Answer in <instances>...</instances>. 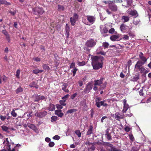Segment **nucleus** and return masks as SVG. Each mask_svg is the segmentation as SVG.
<instances>
[{
    "label": "nucleus",
    "instance_id": "nucleus-28",
    "mask_svg": "<svg viewBox=\"0 0 151 151\" xmlns=\"http://www.w3.org/2000/svg\"><path fill=\"white\" fill-rule=\"evenodd\" d=\"M140 20L139 18H136V17H135V18L134 19L133 23L135 25H137L139 24Z\"/></svg>",
    "mask_w": 151,
    "mask_h": 151
},
{
    "label": "nucleus",
    "instance_id": "nucleus-45",
    "mask_svg": "<svg viewBox=\"0 0 151 151\" xmlns=\"http://www.w3.org/2000/svg\"><path fill=\"white\" fill-rule=\"evenodd\" d=\"M106 84L105 83H102V84H101V85H100V87L99 88V89L100 90L103 89L104 88H105L106 87Z\"/></svg>",
    "mask_w": 151,
    "mask_h": 151
},
{
    "label": "nucleus",
    "instance_id": "nucleus-27",
    "mask_svg": "<svg viewBox=\"0 0 151 151\" xmlns=\"http://www.w3.org/2000/svg\"><path fill=\"white\" fill-rule=\"evenodd\" d=\"M95 145V144L94 143H93V144L91 145L88 148V150L89 151H94L96 148L94 146Z\"/></svg>",
    "mask_w": 151,
    "mask_h": 151
},
{
    "label": "nucleus",
    "instance_id": "nucleus-40",
    "mask_svg": "<svg viewBox=\"0 0 151 151\" xmlns=\"http://www.w3.org/2000/svg\"><path fill=\"white\" fill-rule=\"evenodd\" d=\"M86 64V62L84 61H83L81 62H78V65L79 66H83Z\"/></svg>",
    "mask_w": 151,
    "mask_h": 151
},
{
    "label": "nucleus",
    "instance_id": "nucleus-17",
    "mask_svg": "<svg viewBox=\"0 0 151 151\" xmlns=\"http://www.w3.org/2000/svg\"><path fill=\"white\" fill-rule=\"evenodd\" d=\"M88 130L87 132L86 133L87 135H90L92 134H93V127L92 125H90L88 127Z\"/></svg>",
    "mask_w": 151,
    "mask_h": 151
},
{
    "label": "nucleus",
    "instance_id": "nucleus-48",
    "mask_svg": "<svg viewBox=\"0 0 151 151\" xmlns=\"http://www.w3.org/2000/svg\"><path fill=\"white\" fill-rule=\"evenodd\" d=\"M20 70L19 69H18L17 70L16 76L18 78H19V75L20 74Z\"/></svg>",
    "mask_w": 151,
    "mask_h": 151
},
{
    "label": "nucleus",
    "instance_id": "nucleus-44",
    "mask_svg": "<svg viewBox=\"0 0 151 151\" xmlns=\"http://www.w3.org/2000/svg\"><path fill=\"white\" fill-rule=\"evenodd\" d=\"M58 117L57 116H52L51 118V122H55L58 119Z\"/></svg>",
    "mask_w": 151,
    "mask_h": 151
},
{
    "label": "nucleus",
    "instance_id": "nucleus-25",
    "mask_svg": "<svg viewBox=\"0 0 151 151\" xmlns=\"http://www.w3.org/2000/svg\"><path fill=\"white\" fill-rule=\"evenodd\" d=\"M55 105L52 104H50L48 107V110L51 111H53L55 110Z\"/></svg>",
    "mask_w": 151,
    "mask_h": 151
},
{
    "label": "nucleus",
    "instance_id": "nucleus-39",
    "mask_svg": "<svg viewBox=\"0 0 151 151\" xmlns=\"http://www.w3.org/2000/svg\"><path fill=\"white\" fill-rule=\"evenodd\" d=\"M102 45H103V46L104 48V49H105L106 48H108V47L109 46V44L107 42H104L103 43Z\"/></svg>",
    "mask_w": 151,
    "mask_h": 151
},
{
    "label": "nucleus",
    "instance_id": "nucleus-50",
    "mask_svg": "<svg viewBox=\"0 0 151 151\" xmlns=\"http://www.w3.org/2000/svg\"><path fill=\"white\" fill-rule=\"evenodd\" d=\"M11 114L14 117H15L17 116V114L15 112L14 109H13L12 111Z\"/></svg>",
    "mask_w": 151,
    "mask_h": 151
},
{
    "label": "nucleus",
    "instance_id": "nucleus-10",
    "mask_svg": "<svg viewBox=\"0 0 151 151\" xmlns=\"http://www.w3.org/2000/svg\"><path fill=\"white\" fill-rule=\"evenodd\" d=\"M119 35H112L110 37V39L113 41H119L121 40L122 38L119 39Z\"/></svg>",
    "mask_w": 151,
    "mask_h": 151
},
{
    "label": "nucleus",
    "instance_id": "nucleus-64",
    "mask_svg": "<svg viewBox=\"0 0 151 151\" xmlns=\"http://www.w3.org/2000/svg\"><path fill=\"white\" fill-rule=\"evenodd\" d=\"M2 33L4 34L6 36L9 35L8 32L6 30H3L2 32Z\"/></svg>",
    "mask_w": 151,
    "mask_h": 151
},
{
    "label": "nucleus",
    "instance_id": "nucleus-20",
    "mask_svg": "<svg viewBox=\"0 0 151 151\" xmlns=\"http://www.w3.org/2000/svg\"><path fill=\"white\" fill-rule=\"evenodd\" d=\"M115 118L116 120H119L123 118V116L121 115L120 113L116 112L115 114Z\"/></svg>",
    "mask_w": 151,
    "mask_h": 151
},
{
    "label": "nucleus",
    "instance_id": "nucleus-5",
    "mask_svg": "<svg viewBox=\"0 0 151 151\" xmlns=\"http://www.w3.org/2000/svg\"><path fill=\"white\" fill-rule=\"evenodd\" d=\"M108 6L109 9L112 11L113 12H116L118 10V7L114 3L115 1L113 0Z\"/></svg>",
    "mask_w": 151,
    "mask_h": 151
},
{
    "label": "nucleus",
    "instance_id": "nucleus-4",
    "mask_svg": "<svg viewBox=\"0 0 151 151\" xmlns=\"http://www.w3.org/2000/svg\"><path fill=\"white\" fill-rule=\"evenodd\" d=\"M3 144H4V149L1 151H11L10 148V144L9 141L8 140V138H6V140L4 141L3 143Z\"/></svg>",
    "mask_w": 151,
    "mask_h": 151
},
{
    "label": "nucleus",
    "instance_id": "nucleus-12",
    "mask_svg": "<svg viewBox=\"0 0 151 151\" xmlns=\"http://www.w3.org/2000/svg\"><path fill=\"white\" fill-rule=\"evenodd\" d=\"M139 57L141 60V61L144 63H145L147 62V59L144 56V54L142 52H140L139 54Z\"/></svg>",
    "mask_w": 151,
    "mask_h": 151
},
{
    "label": "nucleus",
    "instance_id": "nucleus-62",
    "mask_svg": "<svg viewBox=\"0 0 151 151\" xmlns=\"http://www.w3.org/2000/svg\"><path fill=\"white\" fill-rule=\"evenodd\" d=\"M135 81H137L139 79V77L138 75H135L133 78Z\"/></svg>",
    "mask_w": 151,
    "mask_h": 151
},
{
    "label": "nucleus",
    "instance_id": "nucleus-22",
    "mask_svg": "<svg viewBox=\"0 0 151 151\" xmlns=\"http://www.w3.org/2000/svg\"><path fill=\"white\" fill-rule=\"evenodd\" d=\"M55 114L57 115L58 116L62 117L63 116L64 114L61 112V110H56L55 111Z\"/></svg>",
    "mask_w": 151,
    "mask_h": 151
},
{
    "label": "nucleus",
    "instance_id": "nucleus-15",
    "mask_svg": "<svg viewBox=\"0 0 151 151\" xmlns=\"http://www.w3.org/2000/svg\"><path fill=\"white\" fill-rule=\"evenodd\" d=\"M87 19L89 22L93 24L95 20V18L93 16L90 15H88L86 16Z\"/></svg>",
    "mask_w": 151,
    "mask_h": 151
},
{
    "label": "nucleus",
    "instance_id": "nucleus-58",
    "mask_svg": "<svg viewBox=\"0 0 151 151\" xmlns=\"http://www.w3.org/2000/svg\"><path fill=\"white\" fill-rule=\"evenodd\" d=\"M115 30L114 28H111L109 31V33L113 34Z\"/></svg>",
    "mask_w": 151,
    "mask_h": 151
},
{
    "label": "nucleus",
    "instance_id": "nucleus-24",
    "mask_svg": "<svg viewBox=\"0 0 151 151\" xmlns=\"http://www.w3.org/2000/svg\"><path fill=\"white\" fill-rule=\"evenodd\" d=\"M132 28V27L129 28V29L128 30V34L129 36L133 37L134 36V35L133 32L131 31Z\"/></svg>",
    "mask_w": 151,
    "mask_h": 151
},
{
    "label": "nucleus",
    "instance_id": "nucleus-33",
    "mask_svg": "<svg viewBox=\"0 0 151 151\" xmlns=\"http://www.w3.org/2000/svg\"><path fill=\"white\" fill-rule=\"evenodd\" d=\"M104 146H107L111 147V149L112 148L113 145L109 142H104L102 145Z\"/></svg>",
    "mask_w": 151,
    "mask_h": 151
},
{
    "label": "nucleus",
    "instance_id": "nucleus-54",
    "mask_svg": "<svg viewBox=\"0 0 151 151\" xmlns=\"http://www.w3.org/2000/svg\"><path fill=\"white\" fill-rule=\"evenodd\" d=\"M59 102L62 105L65 106L66 105V104L65 103V101L61 100Z\"/></svg>",
    "mask_w": 151,
    "mask_h": 151
},
{
    "label": "nucleus",
    "instance_id": "nucleus-6",
    "mask_svg": "<svg viewBox=\"0 0 151 151\" xmlns=\"http://www.w3.org/2000/svg\"><path fill=\"white\" fill-rule=\"evenodd\" d=\"M78 15L77 14L74 13L73 14V17L70 18V21L72 26H74L75 25L76 22L78 20Z\"/></svg>",
    "mask_w": 151,
    "mask_h": 151
},
{
    "label": "nucleus",
    "instance_id": "nucleus-57",
    "mask_svg": "<svg viewBox=\"0 0 151 151\" xmlns=\"http://www.w3.org/2000/svg\"><path fill=\"white\" fill-rule=\"evenodd\" d=\"M112 1L109 0L108 1H103L102 2L104 3L105 4H108V6L109 5V4H110V3L112 2Z\"/></svg>",
    "mask_w": 151,
    "mask_h": 151
},
{
    "label": "nucleus",
    "instance_id": "nucleus-43",
    "mask_svg": "<svg viewBox=\"0 0 151 151\" xmlns=\"http://www.w3.org/2000/svg\"><path fill=\"white\" fill-rule=\"evenodd\" d=\"M58 10L60 11H63L65 9L64 7L63 6L60 5H58Z\"/></svg>",
    "mask_w": 151,
    "mask_h": 151
},
{
    "label": "nucleus",
    "instance_id": "nucleus-41",
    "mask_svg": "<svg viewBox=\"0 0 151 151\" xmlns=\"http://www.w3.org/2000/svg\"><path fill=\"white\" fill-rule=\"evenodd\" d=\"M42 67L44 69L47 70H50V68L49 66L46 64H44L42 65Z\"/></svg>",
    "mask_w": 151,
    "mask_h": 151
},
{
    "label": "nucleus",
    "instance_id": "nucleus-2",
    "mask_svg": "<svg viewBox=\"0 0 151 151\" xmlns=\"http://www.w3.org/2000/svg\"><path fill=\"white\" fill-rule=\"evenodd\" d=\"M33 14L37 15H42L45 12L42 8L36 7L32 9Z\"/></svg>",
    "mask_w": 151,
    "mask_h": 151
},
{
    "label": "nucleus",
    "instance_id": "nucleus-3",
    "mask_svg": "<svg viewBox=\"0 0 151 151\" xmlns=\"http://www.w3.org/2000/svg\"><path fill=\"white\" fill-rule=\"evenodd\" d=\"M85 44L88 47H93L96 45V41L92 39H90L87 41Z\"/></svg>",
    "mask_w": 151,
    "mask_h": 151
},
{
    "label": "nucleus",
    "instance_id": "nucleus-56",
    "mask_svg": "<svg viewBox=\"0 0 151 151\" xmlns=\"http://www.w3.org/2000/svg\"><path fill=\"white\" fill-rule=\"evenodd\" d=\"M75 63L74 62H73L70 64V68L71 69L72 68H75Z\"/></svg>",
    "mask_w": 151,
    "mask_h": 151
},
{
    "label": "nucleus",
    "instance_id": "nucleus-53",
    "mask_svg": "<svg viewBox=\"0 0 151 151\" xmlns=\"http://www.w3.org/2000/svg\"><path fill=\"white\" fill-rule=\"evenodd\" d=\"M108 32V30L107 28L106 27L104 28L103 30H102V33H107Z\"/></svg>",
    "mask_w": 151,
    "mask_h": 151
},
{
    "label": "nucleus",
    "instance_id": "nucleus-19",
    "mask_svg": "<svg viewBox=\"0 0 151 151\" xmlns=\"http://www.w3.org/2000/svg\"><path fill=\"white\" fill-rule=\"evenodd\" d=\"M103 78H101L99 80H97L94 81V85L95 86H100L102 84Z\"/></svg>",
    "mask_w": 151,
    "mask_h": 151
},
{
    "label": "nucleus",
    "instance_id": "nucleus-38",
    "mask_svg": "<svg viewBox=\"0 0 151 151\" xmlns=\"http://www.w3.org/2000/svg\"><path fill=\"white\" fill-rule=\"evenodd\" d=\"M140 149V147H137L134 146L131 149V151H138Z\"/></svg>",
    "mask_w": 151,
    "mask_h": 151
},
{
    "label": "nucleus",
    "instance_id": "nucleus-7",
    "mask_svg": "<svg viewBox=\"0 0 151 151\" xmlns=\"http://www.w3.org/2000/svg\"><path fill=\"white\" fill-rule=\"evenodd\" d=\"M34 101H39L40 100H43L45 99V97L43 96L40 95H38L37 94H35L32 96Z\"/></svg>",
    "mask_w": 151,
    "mask_h": 151
},
{
    "label": "nucleus",
    "instance_id": "nucleus-30",
    "mask_svg": "<svg viewBox=\"0 0 151 151\" xmlns=\"http://www.w3.org/2000/svg\"><path fill=\"white\" fill-rule=\"evenodd\" d=\"M23 91V88L21 86H19L16 90V93L18 94L19 93L22 92Z\"/></svg>",
    "mask_w": 151,
    "mask_h": 151
},
{
    "label": "nucleus",
    "instance_id": "nucleus-18",
    "mask_svg": "<svg viewBox=\"0 0 151 151\" xmlns=\"http://www.w3.org/2000/svg\"><path fill=\"white\" fill-rule=\"evenodd\" d=\"M128 14L132 16H136V17L138 16V14L136 10H131L128 12Z\"/></svg>",
    "mask_w": 151,
    "mask_h": 151
},
{
    "label": "nucleus",
    "instance_id": "nucleus-8",
    "mask_svg": "<svg viewBox=\"0 0 151 151\" xmlns=\"http://www.w3.org/2000/svg\"><path fill=\"white\" fill-rule=\"evenodd\" d=\"M105 100H103L100 101H96V103L95 105L99 108H100L101 106L107 107L108 105L107 104L105 103Z\"/></svg>",
    "mask_w": 151,
    "mask_h": 151
},
{
    "label": "nucleus",
    "instance_id": "nucleus-13",
    "mask_svg": "<svg viewBox=\"0 0 151 151\" xmlns=\"http://www.w3.org/2000/svg\"><path fill=\"white\" fill-rule=\"evenodd\" d=\"M27 126L29 128L33 130L36 132H38V130L37 128L34 124L28 123L27 124Z\"/></svg>",
    "mask_w": 151,
    "mask_h": 151
},
{
    "label": "nucleus",
    "instance_id": "nucleus-47",
    "mask_svg": "<svg viewBox=\"0 0 151 151\" xmlns=\"http://www.w3.org/2000/svg\"><path fill=\"white\" fill-rule=\"evenodd\" d=\"M69 96V95L68 94L66 95L65 96L62 98V99L63 100H62L65 101L66 102Z\"/></svg>",
    "mask_w": 151,
    "mask_h": 151
},
{
    "label": "nucleus",
    "instance_id": "nucleus-14",
    "mask_svg": "<svg viewBox=\"0 0 151 151\" xmlns=\"http://www.w3.org/2000/svg\"><path fill=\"white\" fill-rule=\"evenodd\" d=\"M65 31V34L66 36V38H68L69 36L70 27L67 24H66Z\"/></svg>",
    "mask_w": 151,
    "mask_h": 151
},
{
    "label": "nucleus",
    "instance_id": "nucleus-46",
    "mask_svg": "<svg viewBox=\"0 0 151 151\" xmlns=\"http://www.w3.org/2000/svg\"><path fill=\"white\" fill-rule=\"evenodd\" d=\"M78 70V69L76 68H74L72 70V72L73 74V76H75L76 73V71Z\"/></svg>",
    "mask_w": 151,
    "mask_h": 151
},
{
    "label": "nucleus",
    "instance_id": "nucleus-32",
    "mask_svg": "<svg viewBox=\"0 0 151 151\" xmlns=\"http://www.w3.org/2000/svg\"><path fill=\"white\" fill-rule=\"evenodd\" d=\"M109 151H123L122 150L119 149L114 147L113 145L111 149L109 150Z\"/></svg>",
    "mask_w": 151,
    "mask_h": 151
},
{
    "label": "nucleus",
    "instance_id": "nucleus-16",
    "mask_svg": "<svg viewBox=\"0 0 151 151\" xmlns=\"http://www.w3.org/2000/svg\"><path fill=\"white\" fill-rule=\"evenodd\" d=\"M145 64L141 61V60H138L135 65V68L139 69L142 67V65Z\"/></svg>",
    "mask_w": 151,
    "mask_h": 151
},
{
    "label": "nucleus",
    "instance_id": "nucleus-52",
    "mask_svg": "<svg viewBox=\"0 0 151 151\" xmlns=\"http://www.w3.org/2000/svg\"><path fill=\"white\" fill-rule=\"evenodd\" d=\"M6 118V116H3L2 115L0 116V118L1 120L2 121H4Z\"/></svg>",
    "mask_w": 151,
    "mask_h": 151
},
{
    "label": "nucleus",
    "instance_id": "nucleus-23",
    "mask_svg": "<svg viewBox=\"0 0 151 151\" xmlns=\"http://www.w3.org/2000/svg\"><path fill=\"white\" fill-rule=\"evenodd\" d=\"M121 20L123 22H128L129 20V18L128 16H123L122 17Z\"/></svg>",
    "mask_w": 151,
    "mask_h": 151
},
{
    "label": "nucleus",
    "instance_id": "nucleus-31",
    "mask_svg": "<svg viewBox=\"0 0 151 151\" xmlns=\"http://www.w3.org/2000/svg\"><path fill=\"white\" fill-rule=\"evenodd\" d=\"M43 72V70H40L39 69H35L32 71L33 73L35 74H37L39 73H41Z\"/></svg>",
    "mask_w": 151,
    "mask_h": 151
},
{
    "label": "nucleus",
    "instance_id": "nucleus-42",
    "mask_svg": "<svg viewBox=\"0 0 151 151\" xmlns=\"http://www.w3.org/2000/svg\"><path fill=\"white\" fill-rule=\"evenodd\" d=\"M75 133L77 135L78 137H80L81 136V133L80 130H77L75 131Z\"/></svg>",
    "mask_w": 151,
    "mask_h": 151
},
{
    "label": "nucleus",
    "instance_id": "nucleus-26",
    "mask_svg": "<svg viewBox=\"0 0 151 151\" xmlns=\"http://www.w3.org/2000/svg\"><path fill=\"white\" fill-rule=\"evenodd\" d=\"M29 86L31 87H35L36 88H38V86L35 82L34 81L30 83Z\"/></svg>",
    "mask_w": 151,
    "mask_h": 151
},
{
    "label": "nucleus",
    "instance_id": "nucleus-34",
    "mask_svg": "<svg viewBox=\"0 0 151 151\" xmlns=\"http://www.w3.org/2000/svg\"><path fill=\"white\" fill-rule=\"evenodd\" d=\"M106 135L107 136L106 138L108 140H110L112 139L111 134L108 131L107 132Z\"/></svg>",
    "mask_w": 151,
    "mask_h": 151
},
{
    "label": "nucleus",
    "instance_id": "nucleus-63",
    "mask_svg": "<svg viewBox=\"0 0 151 151\" xmlns=\"http://www.w3.org/2000/svg\"><path fill=\"white\" fill-rule=\"evenodd\" d=\"M53 138L54 139L58 140L60 139V137L58 135H55L53 137Z\"/></svg>",
    "mask_w": 151,
    "mask_h": 151
},
{
    "label": "nucleus",
    "instance_id": "nucleus-1",
    "mask_svg": "<svg viewBox=\"0 0 151 151\" xmlns=\"http://www.w3.org/2000/svg\"><path fill=\"white\" fill-rule=\"evenodd\" d=\"M92 63L93 69L98 70L102 66V61L104 57L102 56H94L91 58Z\"/></svg>",
    "mask_w": 151,
    "mask_h": 151
},
{
    "label": "nucleus",
    "instance_id": "nucleus-49",
    "mask_svg": "<svg viewBox=\"0 0 151 151\" xmlns=\"http://www.w3.org/2000/svg\"><path fill=\"white\" fill-rule=\"evenodd\" d=\"M122 39L124 40H128L129 39V36L127 35H124Z\"/></svg>",
    "mask_w": 151,
    "mask_h": 151
},
{
    "label": "nucleus",
    "instance_id": "nucleus-35",
    "mask_svg": "<svg viewBox=\"0 0 151 151\" xmlns=\"http://www.w3.org/2000/svg\"><path fill=\"white\" fill-rule=\"evenodd\" d=\"M2 129L4 131H5L6 132H8V130L9 129L8 127H7L6 126L3 125L1 127Z\"/></svg>",
    "mask_w": 151,
    "mask_h": 151
},
{
    "label": "nucleus",
    "instance_id": "nucleus-61",
    "mask_svg": "<svg viewBox=\"0 0 151 151\" xmlns=\"http://www.w3.org/2000/svg\"><path fill=\"white\" fill-rule=\"evenodd\" d=\"M55 143L53 142H50L49 144V146L50 147H53Z\"/></svg>",
    "mask_w": 151,
    "mask_h": 151
},
{
    "label": "nucleus",
    "instance_id": "nucleus-59",
    "mask_svg": "<svg viewBox=\"0 0 151 151\" xmlns=\"http://www.w3.org/2000/svg\"><path fill=\"white\" fill-rule=\"evenodd\" d=\"M57 108L58 109H61L63 108V106L61 105L57 104L56 105Z\"/></svg>",
    "mask_w": 151,
    "mask_h": 151
},
{
    "label": "nucleus",
    "instance_id": "nucleus-36",
    "mask_svg": "<svg viewBox=\"0 0 151 151\" xmlns=\"http://www.w3.org/2000/svg\"><path fill=\"white\" fill-rule=\"evenodd\" d=\"M77 111V110L75 109H70L69 110H68V111L67 112V113L68 114H71L75 112H76Z\"/></svg>",
    "mask_w": 151,
    "mask_h": 151
},
{
    "label": "nucleus",
    "instance_id": "nucleus-29",
    "mask_svg": "<svg viewBox=\"0 0 151 151\" xmlns=\"http://www.w3.org/2000/svg\"><path fill=\"white\" fill-rule=\"evenodd\" d=\"M0 4H5L6 5H9L11 4L10 3L7 2L5 0H0Z\"/></svg>",
    "mask_w": 151,
    "mask_h": 151
},
{
    "label": "nucleus",
    "instance_id": "nucleus-11",
    "mask_svg": "<svg viewBox=\"0 0 151 151\" xmlns=\"http://www.w3.org/2000/svg\"><path fill=\"white\" fill-rule=\"evenodd\" d=\"M128 26L124 23L122 24L120 26V29L121 31L123 32H125L127 31L128 28L129 29Z\"/></svg>",
    "mask_w": 151,
    "mask_h": 151
},
{
    "label": "nucleus",
    "instance_id": "nucleus-51",
    "mask_svg": "<svg viewBox=\"0 0 151 151\" xmlns=\"http://www.w3.org/2000/svg\"><path fill=\"white\" fill-rule=\"evenodd\" d=\"M129 137L130 139L132 141H133L134 138L133 135L132 134H130L129 135Z\"/></svg>",
    "mask_w": 151,
    "mask_h": 151
},
{
    "label": "nucleus",
    "instance_id": "nucleus-37",
    "mask_svg": "<svg viewBox=\"0 0 151 151\" xmlns=\"http://www.w3.org/2000/svg\"><path fill=\"white\" fill-rule=\"evenodd\" d=\"M127 6H126V7H128L129 6H131L132 4V0H127Z\"/></svg>",
    "mask_w": 151,
    "mask_h": 151
},
{
    "label": "nucleus",
    "instance_id": "nucleus-21",
    "mask_svg": "<svg viewBox=\"0 0 151 151\" xmlns=\"http://www.w3.org/2000/svg\"><path fill=\"white\" fill-rule=\"evenodd\" d=\"M93 87V85L90 82H89L86 85V86L85 88V89L86 91H90L92 89Z\"/></svg>",
    "mask_w": 151,
    "mask_h": 151
},
{
    "label": "nucleus",
    "instance_id": "nucleus-9",
    "mask_svg": "<svg viewBox=\"0 0 151 151\" xmlns=\"http://www.w3.org/2000/svg\"><path fill=\"white\" fill-rule=\"evenodd\" d=\"M47 114V112L46 111H41L39 112H36L35 113V115L37 117L42 118L45 116Z\"/></svg>",
    "mask_w": 151,
    "mask_h": 151
},
{
    "label": "nucleus",
    "instance_id": "nucleus-60",
    "mask_svg": "<svg viewBox=\"0 0 151 151\" xmlns=\"http://www.w3.org/2000/svg\"><path fill=\"white\" fill-rule=\"evenodd\" d=\"M68 86V85L67 83H64L62 85V89L63 88L65 89V88H66Z\"/></svg>",
    "mask_w": 151,
    "mask_h": 151
},
{
    "label": "nucleus",
    "instance_id": "nucleus-55",
    "mask_svg": "<svg viewBox=\"0 0 151 151\" xmlns=\"http://www.w3.org/2000/svg\"><path fill=\"white\" fill-rule=\"evenodd\" d=\"M139 70L140 71V72L142 73H144L145 69L144 68L142 67L141 68H140Z\"/></svg>",
    "mask_w": 151,
    "mask_h": 151
}]
</instances>
